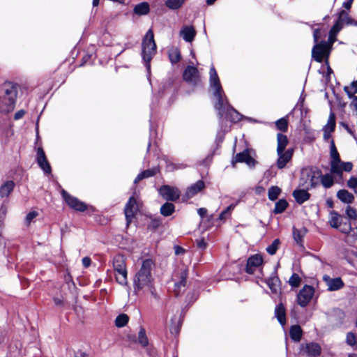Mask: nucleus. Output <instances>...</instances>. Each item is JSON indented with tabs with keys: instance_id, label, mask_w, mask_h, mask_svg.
I'll return each instance as SVG.
<instances>
[{
	"instance_id": "obj_37",
	"label": "nucleus",
	"mask_w": 357,
	"mask_h": 357,
	"mask_svg": "<svg viewBox=\"0 0 357 357\" xmlns=\"http://www.w3.org/2000/svg\"><path fill=\"white\" fill-rule=\"evenodd\" d=\"M237 204L238 202L235 204H231L229 206H228L224 211L220 213L218 217V220L225 222L227 218H229Z\"/></svg>"
},
{
	"instance_id": "obj_2",
	"label": "nucleus",
	"mask_w": 357,
	"mask_h": 357,
	"mask_svg": "<svg viewBox=\"0 0 357 357\" xmlns=\"http://www.w3.org/2000/svg\"><path fill=\"white\" fill-rule=\"evenodd\" d=\"M17 95V84L6 82L0 89V112L7 114L12 112L15 106Z\"/></svg>"
},
{
	"instance_id": "obj_12",
	"label": "nucleus",
	"mask_w": 357,
	"mask_h": 357,
	"mask_svg": "<svg viewBox=\"0 0 357 357\" xmlns=\"http://www.w3.org/2000/svg\"><path fill=\"white\" fill-rule=\"evenodd\" d=\"M188 277V269L185 267L178 268L173 275V280L175 281L174 293L178 296L181 289L185 287Z\"/></svg>"
},
{
	"instance_id": "obj_53",
	"label": "nucleus",
	"mask_w": 357,
	"mask_h": 357,
	"mask_svg": "<svg viewBox=\"0 0 357 357\" xmlns=\"http://www.w3.org/2000/svg\"><path fill=\"white\" fill-rule=\"evenodd\" d=\"M305 231H303L302 230L294 228L293 230V236L296 243H300L302 242L303 237Z\"/></svg>"
},
{
	"instance_id": "obj_63",
	"label": "nucleus",
	"mask_w": 357,
	"mask_h": 357,
	"mask_svg": "<svg viewBox=\"0 0 357 357\" xmlns=\"http://www.w3.org/2000/svg\"><path fill=\"white\" fill-rule=\"evenodd\" d=\"M197 213L199 215V216L203 218L207 213V209L205 208H199L197 210Z\"/></svg>"
},
{
	"instance_id": "obj_40",
	"label": "nucleus",
	"mask_w": 357,
	"mask_h": 357,
	"mask_svg": "<svg viewBox=\"0 0 357 357\" xmlns=\"http://www.w3.org/2000/svg\"><path fill=\"white\" fill-rule=\"evenodd\" d=\"M287 206H288L287 202L284 199H281L275 203L273 213L275 214L282 213L286 210Z\"/></svg>"
},
{
	"instance_id": "obj_13",
	"label": "nucleus",
	"mask_w": 357,
	"mask_h": 357,
	"mask_svg": "<svg viewBox=\"0 0 357 357\" xmlns=\"http://www.w3.org/2000/svg\"><path fill=\"white\" fill-rule=\"evenodd\" d=\"M158 192L165 199L171 202L176 201L181 196V191L178 188L168 185H162Z\"/></svg>"
},
{
	"instance_id": "obj_52",
	"label": "nucleus",
	"mask_w": 357,
	"mask_h": 357,
	"mask_svg": "<svg viewBox=\"0 0 357 357\" xmlns=\"http://www.w3.org/2000/svg\"><path fill=\"white\" fill-rule=\"evenodd\" d=\"M345 213L347 216V218L349 219V220H356L357 219V211L356 210L350 206H347L346 207V209H345Z\"/></svg>"
},
{
	"instance_id": "obj_11",
	"label": "nucleus",
	"mask_w": 357,
	"mask_h": 357,
	"mask_svg": "<svg viewBox=\"0 0 357 357\" xmlns=\"http://www.w3.org/2000/svg\"><path fill=\"white\" fill-rule=\"evenodd\" d=\"M61 195L69 207L73 210L84 212L87 209V205L84 202L70 195L65 190H61Z\"/></svg>"
},
{
	"instance_id": "obj_48",
	"label": "nucleus",
	"mask_w": 357,
	"mask_h": 357,
	"mask_svg": "<svg viewBox=\"0 0 357 357\" xmlns=\"http://www.w3.org/2000/svg\"><path fill=\"white\" fill-rule=\"evenodd\" d=\"M346 342L354 349H357V337L354 333L349 332L347 334Z\"/></svg>"
},
{
	"instance_id": "obj_45",
	"label": "nucleus",
	"mask_w": 357,
	"mask_h": 357,
	"mask_svg": "<svg viewBox=\"0 0 357 357\" xmlns=\"http://www.w3.org/2000/svg\"><path fill=\"white\" fill-rule=\"evenodd\" d=\"M335 128V116L333 113H331L328 119L326 125L324 126V130L328 131H334Z\"/></svg>"
},
{
	"instance_id": "obj_60",
	"label": "nucleus",
	"mask_w": 357,
	"mask_h": 357,
	"mask_svg": "<svg viewBox=\"0 0 357 357\" xmlns=\"http://www.w3.org/2000/svg\"><path fill=\"white\" fill-rule=\"evenodd\" d=\"M174 252L176 255H180L185 253V250L182 247L179 245L174 246Z\"/></svg>"
},
{
	"instance_id": "obj_39",
	"label": "nucleus",
	"mask_w": 357,
	"mask_h": 357,
	"mask_svg": "<svg viewBox=\"0 0 357 357\" xmlns=\"http://www.w3.org/2000/svg\"><path fill=\"white\" fill-rule=\"evenodd\" d=\"M181 52L178 48L174 47L169 51V58L172 64L178 63L181 60Z\"/></svg>"
},
{
	"instance_id": "obj_20",
	"label": "nucleus",
	"mask_w": 357,
	"mask_h": 357,
	"mask_svg": "<svg viewBox=\"0 0 357 357\" xmlns=\"http://www.w3.org/2000/svg\"><path fill=\"white\" fill-rule=\"evenodd\" d=\"M263 263V258L259 255H255L248 258L245 271L248 274H253L256 269Z\"/></svg>"
},
{
	"instance_id": "obj_24",
	"label": "nucleus",
	"mask_w": 357,
	"mask_h": 357,
	"mask_svg": "<svg viewBox=\"0 0 357 357\" xmlns=\"http://www.w3.org/2000/svg\"><path fill=\"white\" fill-rule=\"evenodd\" d=\"M204 188V182L202 180H199L187 188L185 192V196L188 198H191L195 196L199 192H201Z\"/></svg>"
},
{
	"instance_id": "obj_30",
	"label": "nucleus",
	"mask_w": 357,
	"mask_h": 357,
	"mask_svg": "<svg viewBox=\"0 0 357 357\" xmlns=\"http://www.w3.org/2000/svg\"><path fill=\"white\" fill-rule=\"evenodd\" d=\"M15 187V183L13 181H8L5 182L0 187V197H7L12 192Z\"/></svg>"
},
{
	"instance_id": "obj_46",
	"label": "nucleus",
	"mask_w": 357,
	"mask_h": 357,
	"mask_svg": "<svg viewBox=\"0 0 357 357\" xmlns=\"http://www.w3.org/2000/svg\"><path fill=\"white\" fill-rule=\"evenodd\" d=\"M344 91L349 97L354 96L357 93V80L352 82L349 86H345Z\"/></svg>"
},
{
	"instance_id": "obj_55",
	"label": "nucleus",
	"mask_w": 357,
	"mask_h": 357,
	"mask_svg": "<svg viewBox=\"0 0 357 357\" xmlns=\"http://www.w3.org/2000/svg\"><path fill=\"white\" fill-rule=\"evenodd\" d=\"M146 292H149L154 299H155V300L159 299V296L157 294L154 284L151 285V287H148L147 289H146Z\"/></svg>"
},
{
	"instance_id": "obj_54",
	"label": "nucleus",
	"mask_w": 357,
	"mask_h": 357,
	"mask_svg": "<svg viewBox=\"0 0 357 357\" xmlns=\"http://www.w3.org/2000/svg\"><path fill=\"white\" fill-rule=\"evenodd\" d=\"M276 174H277V172L275 169V167H274V166H271L264 173L265 176L267 178H273V177L275 176Z\"/></svg>"
},
{
	"instance_id": "obj_26",
	"label": "nucleus",
	"mask_w": 357,
	"mask_h": 357,
	"mask_svg": "<svg viewBox=\"0 0 357 357\" xmlns=\"http://www.w3.org/2000/svg\"><path fill=\"white\" fill-rule=\"evenodd\" d=\"M180 35L186 42H192L195 37L196 31L193 26H185L181 29Z\"/></svg>"
},
{
	"instance_id": "obj_1",
	"label": "nucleus",
	"mask_w": 357,
	"mask_h": 357,
	"mask_svg": "<svg viewBox=\"0 0 357 357\" xmlns=\"http://www.w3.org/2000/svg\"><path fill=\"white\" fill-rule=\"evenodd\" d=\"M155 267L154 261L151 259H146L142 261L139 270L135 273L133 278V290L135 294H145L146 289L151 287L154 284V278L152 275Z\"/></svg>"
},
{
	"instance_id": "obj_16",
	"label": "nucleus",
	"mask_w": 357,
	"mask_h": 357,
	"mask_svg": "<svg viewBox=\"0 0 357 357\" xmlns=\"http://www.w3.org/2000/svg\"><path fill=\"white\" fill-rule=\"evenodd\" d=\"M183 77L186 82L193 86L197 85L200 81L198 70L195 66H187L183 71Z\"/></svg>"
},
{
	"instance_id": "obj_61",
	"label": "nucleus",
	"mask_w": 357,
	"mask_h": 357,
	"mask_svg": "<svg viewBox=\"0 0 357 357\" xmlns=\"http://www.w3.org/2000/svg\"><path fill=\"white\" fill-rule=\"evenodd\" d=\"M91 264V259L88 257H85L82 259V264L85 268H88Z\"/></svg>"
},
{
	"instance_id": "obj_32",
	"label": "nucleus",
	"mask_w": 357,
	"mask_h": 357,
	"mask_svg": "<svg viewBox=\"0 0 357 357\" xmlns=\"http://www.w3.org/2000/svg\"><path fill=\"white\" fill-rule=\"evenodd\" d=\"M277 153H282L285 151V149L289 143L287 136L282 133H278L277 135Z\"/></svg>"
},
{
	"instance_id": "obj_4",
	"label": "nucleus",
	"mask_w": 357,
	"mask_h": 357,
	"mask_svg": "<svg viewBox=\"0 0 357 357\" xmlns=\"http://www.w3.org/2000/svg\"><path fill=\"white\" fill-rule=\"evenodd\" d=\"M155 54L156 45L154 40L153 32L151 29H149L146 32L142 44V56L149 73L151 70L150 62Z\"/></svg>"
},
{
	"instance_id": "obj_25",
	"label": "nucleus",
	"mask_w": 357,
	"mask_h": 357,
	"mask_svg": "<svg viewBox=\"0 0 357 357\" xmlns=\"http://www.w3.org/2000/svg\"><path fill=\"white\" fill-rule=\"evenodd\" d=\"M307 190L305 188H303L295 190L293 192V197L298 204H302L310 199V194L307 192Z\"/></svg>"
},
{
	"instance_id": "obj_58",
	"label": "nucleus",
	"mask_w": 357,
	"mask_h": 357,
	"mask_svg": "<svg viewBox=\"0 0 357 357\" xmlns=\"http://www.w3.org/2000/svg\"><path fill=\"white\" fill-rule=\"evenodd\" d=\"M322 33L319 29H315L313 31V38L314 43H317L318 40L321 38Z\"/></svg>"
},
{
	"instance_id": "obj_44",
	"label": "nucleus",
	"mask_w": 357,
	"mask_h": 357,
	"mask_svg": "<svg viewBox=\"0 0 357 357\" xmlns=\"http://www.w3.org/2000/svg\"><path fill=\"white\" fill-rule=\"evenodd\" d=\"M302 279L297 273H293L288 280L291 288H297L300 286Z\"/></svg>"
},
{
	"instance_id": "obj_22",
	"label": "nucleus",
	"mask_w": 357,
	"mask_h": 357,
	"mask_svg": "<svg viewBox=\"0 0 357 357\" xmlns=\"http://www.w3.org/2000/svg\"><path fill=\"white\" fill-rule=\"evenodd\" d=\"M344 24H352V20L349 17L347 12L342 10L340 13L338 20L335 23V24L331 28V33L338 32L342 29V25Z\"/></svg>"
},
{
	"instance_id": "obj_64",
	"label": "nucleus",
	"mask_w": 357,
	"mask_h": 357,
	"mask_svg": "<svg viewBox=\"0 0 357 357\" xmlns=\"http://www.w3.org/2000/svg\"><path fill=\"white\" fill-rule=\"evenodd\" d=\"M350 233L351 236L354 238V240H357V227L351 228V231Z\"/></svg>"
},
{
	"instance_id": "obj_34",
	"label": "nucleus",
	"mask_w": 357,
	"mask_h": 357,
	"mask_svg": "<svg viewBox=\"0 0 357 357\" xmlns=\"http://www.w3.org/2000/svg\"><path fill=\"white\" fill-rule=\"evenodd\" d=\"M343 218L336 211H333L330 213L329 224L333 228H338Z\"/></svg>"
},
{
	"instance_id": "obj_7",
	"label": "nucleus",
	"mask_w": 357,
	"mask_h": 357,
	"mask_svg": "<svg viewBox=\"0 0 357 357\" xmlns=\"http://www.w3.org/2000/svg\"><path fill=\"white\" fill-rule=\"evenodd\" d=\"M113 267L116 282L123 286L128 284V271L126 259L122 255H116L113 259Z\"/></svg>"
},
{
	"instance_id": "obj_14",
	"label": "nucleus",
	"mask_w": 357,
	"mask_h": 357,
	"mask_svg": "<svg viewBox=\"0 0 357 357\" xmlns=\"http://www.w3.org/2000/svg\"><path fill=\"white\" fill-rule=\"evenodd\" d=\"M236 162L245 163L249 167H254L257 161L252 158L251 151L248 149H245L236 155L233 158L231 163L234 166Z\"/></svg>"
},
{
	"instance_id": "obj_9",
	"label": "nucleus",
	"mask_w": 357,
	"mask_h": 357,
	"mask_svg": "<svg viewBox=\"0 0 357 357\" xmlns=\"http://www.w3.org/2000/svg\"><path fill=\"white\" fill-rule=\"evenodd\" d=\"M331 44L321 41L319 43H316L312 50V56L314 59L321 63L323 61L324 57H328L331 51Z\"/></svg>"
},
{
	"instance_id": "obj_49",
	"label": "nucleus",
	"mask_w": 357,
	"mask_h": 357,
	"mask_svg": "<svg viewBox=\"0 0 357 357\" xmlns=\"http://www.w3.org/2000/svg\"><path fill=\"white\" fill-rule=\"evenodd\" d=\"M280 244V240L278 238L275 239L272 243L266 248L267 252L271 255H275L279 248Z\"/></svg>"
},
{
	"instance_id": "obj_59",
	"label": "nucleus",
	"mask_w": 357,
	"mask_h": 357,
	"mask_svg": "<svg viewBox=\"0 0 357 357\" xmlns=\"http://www.w3.org/2000/svg\"><path fill=\"white\" fill-rule=\"evenodd\" d=\"M197 245L199 249L204 250L206 248L207 244L204 238L197 240Z\"/></svg>"
},
{
	"instance_id": "obj_21",
	"label": "nucleus",
	"mask_w": 357,
	"mask_h": 357,
	"mask_svg": "<svg viewBox=\"0 0 357 357\" xmlns=\"http://www.w3.org/2000/svg\"><path fill=\"white\" fill-rule=\"evenodd\" d=\"M303 355L310 357H318L321 355V348L320 345L315 342H310L302 347Z\"/></svg>"
},
{
	"instance_id": "obj_29",
	"label": "nucleus",
	"mask_w": 357,
	"mask_h": 357,
	"mask_svg": "<svg viewBox=\"0 0 357 357\" xmlns=\"http://www.w3.org/2000/svg\"><path fill=\"white\" fill-rule=\"evenodd\" d=\"M159 172L158 167H153L152 169H146L139 173L134 181V183L136 184L144 178H149L155 176Z\"/></svg>"
},
{
	"instance_id": "obj_28",
	"label": "nucleus",
	"mask_w": 357,
	"mask_h": 357,
	"mask_svg": "<svg viewBox=\"0 0 357 357\" xmlns=\"http://www.w3.org/2000/svg\"><path fill=\"white\" fill-rule=\"evenodd\" d=\"M337 197L344 203L351 204L354 201V196L348 190L342 189L337 192Z\"/></svg>"
},
{
	"instance_id": "obj_62",
	"label": "nucleus",
	"mask_w": 357,
	"mask_h": 357,
	"mask_svg": "<svg viewBox=\"0 0 357 357\" xmlns=\"http://www.w3.org/2000/svg\"><path fill=\"white\" fill-rule=\"evenodd\" d=\"M24 114L25 112L23 109L17 111L14 115L15 120L20 119L24 116Z\"/></svg>"
},
{
	"instance_id": "obj_8",
	"label": "nucleus",
	"mask_w": 357,
	"mask_h": 357,
	"mask_svg": "<svg viewBox=\"0 0 357 357\" xmlns=\"http://www.w3.org/2000/svg\"><path fill=\"white\" fill-rule=\"evenodd\" d=\"M222 109L221 113H220L219 109H215L218 112L220 121L225 117L231 122L237 123L243 118V115L229 105L227 97H225L223 99V107Z\"/></svg>"
},
{
	"instance_id": "obj_6",
	"label": "nucleus",
	"mask_w": 357,
	"mask_h": 357,
	"mask_svg": "<svg viewBox=\"0 0 357 357\" xmlns=\"http://www.w3.org/2000/svg\"><path fill=\"white\" fill-rule=\"evenodd\" d=\"M321 172L312 167L303 168L301 170L299 186L306 190L315 188L319 183Z\"/></svg>"
},
{
	"instance_id": "obj_3",
	"label": "nucleus",
	"mask_w": 357,
	"mask_h": 357,
	"mask_svg": "<svg viewBox=\"0 0 357 357\" xmlns=\"http://www.w3.org/2000/svg\"><path fill=\"white\" fill-rule=\"evenodd\" d=\"M330 144L331 172L333 174L334 176L342 179L343 172H351L353 168V164L351 162H343L340 160V154L336 149L333 139L331 140Z\"/></svg>"
},
{
	"instance_id": "obj_50",
	"label": "nucleus",
	"mask_w": 357,
	"mask_h": 357,
	"mask_svg": "<svg viewBox=\"0 0 357 357\" xmlns=\"http://www.w3.org/2000/svg\"><path fill=\"white\" fill-rule=\"evenodd\" d=\"M351 224L349 222H344L343 220L340 224V227L337 228L339 231L343 234H349L351 231Z\"/></svg>"
},
{
	"instance_id": "obj_47",
	"label": "nucleus",
	"mask_w": 357,
	"mask_h": 357,
	"mask_svg": "<svg viewBox=\"0 0 357 357\" xmlns=\"http://www.w3.org/2000/svg\"><path fill=\"white\" fill-rule=\"evenodd\" d=\"M138 342L142 347H146L149 344V340L144 328H141L138 333Z\"/></svg>"
},
{
	"instance_id": "obj_23",
	"label": "nucleus",
	"mask_w": 357,
	"mask_h": 357,
	"mask_svg": "<svg viewBox=\"0 0 357 357\" xmlns=\"http://www.w3.org/2000/svg\"><path fill=\"white\" fill-rule=\"evenodd\" d=\"M266 283L273 294H278L280 291L281 282L275 272L266 280Z\"/></svg>"
},
{
	"instance_id": "obj_15",
	"label": "nucleus",
	"mask_w": 357,
	"mask_h": 357,
	"mask_svg": "<svg viewBox=\"0 0 357 357\" xmlns=\"http://www.w3.org/2000/svg\"><path fill=\"white\" fill-rule=\"evenodd\" d=\"M138 210V203L135 197L132 196L128 199L124 208V213L127 224L129 225L135 216Z\"/></svg>"
},
{
	"instance_id": "obj_33",
	"label": "nucleus",
	"mask_w": 357,
	"mask_h": 357,
	"mask_svg": "<svg viewBox=\"0 0 357 357\" xmlns=\"http://www.w3.org/2000/svg\"><path fill=\"white\" fill-rule=\"evenodd\" d=\"M303 331L300 326L294 325L291 327L289 335L291 340L294 342H299L302 337Z\"/></svg>"
},
{
	"instance_id": "obj_10",
	"label": "nucleus",
	"mask_w": 357,
	"mask_h": 357,
	"mask_svg": "<svg viewBox=\"0 0 357 357\" xmlns=\"http://www.w3.org/2000/svg\"><path fill=\"white\" fill-rule=\"evenodd\" d=\"M314 294V289L312 286L305 284L297 294L298 304L304 307L311 301Z\"/></svg>"
},
{
	"instance_id": "obj_36",
	"label": "nucleus",
	"mask_w": 357,
	"mask_h": 357,
	"mask_svg": "<svg viewBox=\"0 0 357 357\" xmlns=\"http://www.w3.org/2000/svg\"><path fill=\"white\" fill-rule=\"evenodd\" d=\"M150 7L147 2H142L134 8V13L138 15H144L149 13Z\"/></svg>"
},
{
	"instance_id": "obj_19",
	"label": "nucleus",
	"mask_w": 357,
	"mask_h": 357,
	"mask_svg": "<svg viewBox=\"0 0 357 357\" xmlns=\"http://www.w3.org/2000/svg\"><path fill=\"white\" fill-rule=\"evenodd\" d=\"M36 161L38 166L45 174H51V166L46 158L45 153L42 147H38L37 149Z\"/></svg>"
},
{
	"instance_id": "obj_51",
	"label": "nucleus",
	"mask_w": 357,
	"mask_h": 357,
	"mask_svg": "<svg viewBox=\"0 0 357 357\" xmlns=\"http://www.w3.org/2000/svg\"><path fill=\"white\" fill-rule=\"evenodd\" d=\"M277 128L282 132H285L288 128V121L285 118H281L275 122Z\"/></svg>"
},
{
	"instance_id": "obj_41",
	"label": "nucleus",
	"mask_w": 357,
	"mask_h": 357,
	"mask_svg": "<svg viewBox=\"0 0 357 357\" xmlns=\"http://www.w3.org/2000/svg\"><path fill=\"white\" fill-rule=\"evenodd\" d=\"M185 0H166V6L171 10H177L184 3Z\"/></svg>"
},
{
	"instance_id": "obj_57",
	"label": "nucleus",
	"mask_w": 357,
	"mask_h": 357,
	"mask_svg": "<svg viewBox=\"0 0 357 357\" xmlns=\"http://www.w3.org/2000/svg\"><path fill=\"white\" fill-rule=\"evenodd\" d=\"M347 186L353 190L357 186V178L356 176H351L347 181Z\"/></svg>"
},
{
	"instance_id": "obj_43",
	"label": "nucleus",
	"mask_w": 357,
	"mask_h": 357,
	"mask_svg": "<svg viewBox=\"0 0 357 357\" xmlns=\"http://www.w3.org/2000/svg\"><path fill=\"white\" fill-rule=\"evenodd\" d=\"M129 321V317L126 314H121L115 319V325L118 328H122L125 326Z\"/></svg>"
},
{
	"instance_id": "obj_42",
	"label": "nucleus",
	"mask_w": 357,
	"mask_h": 357,
	"mask_svg": "<svg viewBox=\"0 0 357 357\" xmlns=\"http://www.w3.org/2000/svg\"><path fill=\"white\" fill-rule=\"evenodd\" d=\"M281 193V189L278 186H271L268 191V199L275 201Z\"/></svg>"
},
{
	"instance_id": "obj_17",
	"label": "nucleus",
	"mask_w": 357,
	"mask_h": 357,
	"mask_svg": "<svg viewBox=\"0 0 357 357\" xmlns=\"http://www.w3.org/2000/svg\"><path fill=\"white\" fill-rule=\"evenodd\" d=\"M323 280L325 282L327 289L329 291H338L344 287V283L340 278H332L328 275L323 276Z\"/></svg>"
},
{
	"instance_id": "obj_18",
	"label": "nucleus",
	"mask_w": 357,
	"mask_h": 357,
	"mask_svg": "<svg viewBox=\"0 0 357 357\" xmlns=\"http://www.w3.org/2000/svg\"><path fill=\"white\" fill-rule=\"evenodd\" d=\"M294 153L292 149H288L282 153H277L278 160L276 161V167L279 169L286 167L287 165L291 160Z\"/></svg>"
},
{
	"instance_id": "obj_31",
	"label": "nucleus",
	"mask_w": 357,
	"mask_h": 357,
	"mask_svg": "<svg viewBox=\"0 0 357 357\" xmlns=\"http://www.w3.org/2000/svg\"><path fill=\"white\" fill-rule=\"evenodd\" d=\"M163 160L166 165V170L167 172H174L175 170L184 169L186 166L183 163H175L167 157L165 156Z\"/></svg>"
},
{
	"instance_id": "obj_5",
	"label": "nucleus",
	"mask_w": 357,
	"mask_h": 357,
	"mask_svg": "<svg viewBox=\"0 0 357 357\" xmlns=\"http://www.w3.org/2000/svg\"><path fill=\"white\" fill-rule=\"evenodd\" d=\"M209 85L210 88L213 90V96L217 100L214 105L215 109H219L220 113H221L223 107V99L226 96L225 95L224 91L222 88L220 82L219 77L213 65H212L210 68Z\"/></svg>"
},
{
	"instance_id": "obj_38",
	"label": "nucleus",
	"mask_w": 357,
	"mask_h": 357,
	"mask_svg": "<svg viewBox=\"0 0 357 357\" xmlns=\"http://www.w3.org/2000/svg\"><path fill=\"white\" fill-rule=\"evenodd\" d=\"M175 211V206L172 203L166 202L160 207V213L165 216L171 215Z\"/></svg>"
},
{
	"instance_id": "obj_27",
	"label": "nucleus",
	"mask_w": 357,
	"mask_h": 357,
	"mask_svg": "<svg viewBox=\"0 0 357 357\" xmlns=\"http://www.w3.org/2000/svg\"><path fill=\"white\" fill-rule=\"evenodd\" d=\"M275 316L282 326L286 324L285 307L282 303L278 304L275 309Z\"/></svg>"
},
{
	"instance_id": "obj_56",
	"label": "nucleus",
	"mask_w": 357,
	"mask_h": 357,
	"mask_svg": "<svg viewBox=\"0 0 357 357\" xmlns=\"http://www.w3.org/2000/svg\"><path fill=\"white\" fill-rule=\"evenodd\" d=\"M38 213L36 211H31L29 212L25 218V222L26 225H29L31 222L38 215Z\"/></svg>"
},
{
	"instance_id": "obj_35",
	"label": "nucleus",
	"mask_w": 357,
	"mask_h": 357,
	"mask_svg": "<svg viewBox=\"0 0 357 357\" xmlns=\"http://www.w3.org/2000/svg\"><path fill=\"white\" fill-rule=\"evenodd\" d=\"M333 174H322L319 177V181H321V183L325 188H331L334 184V179H333Z\"/></svg>"
}]
</instances>
